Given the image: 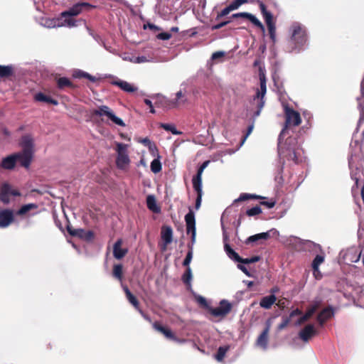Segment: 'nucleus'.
<instances>
[{"label":"nucleus","mask_w":364,"mask_h":364,"mask_svg":"<svg viewBox=\"0 0 364 364\" xmlns=\"http://www.w3.org/2000/svg\"><path fill=\"white\" fill-rule=\"evenodd\" d=\"M14 220V211L10 209L0 210V228L9 226Z\"/></svg>","instance_id":"nucleus-13"},{"label":"nucleus","mask_w":364,"mask_h":364,"mask_svg":"<svg viewBox=\"0 0 364 364\" xmlns=\"http://www.w3.org/2000/svg\"><path fill=\"white\" fill-rule=\"evenodd\" d=\"M147 208L154 213H159L161 212L160 207L157 205L156 198L154 195H149L146 197Z\"/></svg>","instance_id":"nucleus-26"},{"label":"nucleus","mask_w":364,"mask_h":364,"mask_svg":"<svg viewBox=\"0 0 364 364\" xmlns=\"http://www.w3.org/2000/svg\"><path fill=\"white\" fill-rule=\"evenodd\" d=\"M232 18H244L249 20L254 26L259 28L262 31L264 30V27L262 23L259 21V20L253 14L247 13V12H240L234 14L232 16Z\"/></svg>","instance_id":"nucleus-16"},{"label":"nucleus","mask_w":364,"mask_h":364,"mask_svg":"<svg viewBox=\"0 0 364 364\" xmlns=\"http://www.w3.org/2000/svg\"><path fill=\"white\" fill-rule=\"evenodd\" d=\"M127 145L122 143H117V157L116 160L117 166L119 168L124 169L129 164L130 160L127 153Z\"/></svg>","instance_id":"nucleus-6"},{"label":"nucleus","mask_w":364,"mask_h":364,"mask_svg":"<svg viewBox=\"0 0 364 364\" xmlns=\"http://www.w3.org/2000/svg\"><path fill=\"white\" fill-rule=\"evenodd\" d=\"M72 85L70 80L65 77H60L58 80V86L59 88H64L65 87H70Z\"/></svg>","instance_id":"nucleus-43"},{"label":"nucleus","mask_w":364,"mask_h":364,"mask_svg":"<svg viewBox=\"0 0 364 364\" xmlns=\"http://www.w3.org/2000/svg\"><path fill=\"white\" fill-rule=\"evenodd\" d=\"M40 24L46 28H52L61 26L75 27L77 26L76 21L72 18H65L63 23H60L59 19L42 18Z\"/></svg>","instance_id":"nucleus-7"},{"label":"nucleus","mask_w":364,"mask_h":364,"mask_svg":"<svg viewBox=\"0 0 364 364\" xmlns=\"http://www.w3.org/2000/svg\"><path fill=\"white\" fill-rule=\"evenodd\" d=\"M196 300L200 305H201L205 308H207L208 306L207 301L205 297H203L200 295H196Z\"/></svg>","instance_id":"nucleus-54"},{"label":"nucleus","mask_w":364,"mask_h":364,"mask_svg":"<svg viewBox=\"0 0 364 364\" xmlns=\"http://www.w3.org/2000/svg\"><path fill=\"white\" fill-rule=\"evenodd\" d=\"M274 87H277V92L279 94V100L282 102V105L284 109L285 115V127L282 129L278 139V154L280 159L283 161H292L296 164L299 163L297 157V153L296 151V139L291 136H288L285 142L283 143L282 140L286 136L287 132V128L289 126L296 127L301 123V119L300 114L295 111L293 108L289 107L288 102L284 99L283 95L282 87L277 85L276 78L274 77Z\"/></svg>","instance_id":"nucleus-1"},{"label":"nucleus","mask_w":364,"mask_h":364,"mask_svg":"<svg viewBox=\"0 0 364 364\" xmlns=\"http://www.w3.org/2000/svg\"><path fill=\"white\" fill-rule=\"evenodd\" d=\"M160 158H155L151 163V170L153 173H157L161 171V164Z\"/></svg>","instance_id":"nucleus-38"},{"label":"nucleus","mask_w":364,"mask_h":364,"mask_svg":"<svg viewBox=\"0 0 364 364\" xmlns=\"http://www.w3.org/2000/svg\"><path fill=\"white\" fill-rule=\"evenodd\" d=\"M301 311L299 310V309H296L291 312L289 317L293 318L295 316H298V315H301Z\"/></svg>","instance_id":"nucleus-64"},{"label":"nucleus","mask_w":364,"mask_h":364,"mask_svg":"<svg viewBox=\"0 0 364 364\" xmlns=\"http://www.w3.org/2000/svg\"><path fill=\"white\" fill-rule=\"evenodd\" d=\"M122 240H117L113 246V256L117 259H121L127 253L128 250L127 248H122Z\"/></svg>","instance_id":"nucleus-19"},{"label":"nucleus","mask_w":364,"mask_h":364,"mask_svg":"<svg viewBox=\"0 0 364 364\" xmlns=\"http://www.w3.org/2000/svg\"><path fill=\"white\" fill-rule=\"evenodd\" d=\"M269 292L270 294L263 297L259 303L260 306L266 309H270L273 305V291L270 290Z\"/></svg>","instance_id":"nucleus-31"},{"label":"nucleus","mask_w":364,"mask_h":364,"mask_svg":"<svg viewBox=\"0 0 364 364\" xmlns=\"http://www.w3.org/2000/svg\"><path fill=\"white\" fill-rule=\"evenodd\" d=\"M37 208V205L35 203H28L23 205L21 208L17 211L18 215H24L28 213L29 210L32 209Z\"/></svg>","instance_id":"nucleus-39"},{"label":"nucleus","mask_w":364,"mask_h":364,"mask_svg":"<svg viewBox=\"0 0 364 364\" xmlns=\"http://www.w3.org/2000/svg\"><path fill=\"white\" fill-rule=\"evenodd\" d=\"M259 259V257L257 256L252 257L251 258H247V259H242L240 261V263L242 264H250V263H255L256 262H258Z\"/></svg>","instance_id":"nucleus-55"},{"label":"nucleus","mask_w":364,"mask_h":364,"mask_svg":"<svg viewBox=\"0 0 364 364\" xmlns=\"http://www.w3.org/2000/svg\"><path fill=\"white\" fill-rule=\"evenodd\" d=\"M270 319L267 322V326L262 333L259 335L258 338L255 341V347L261 349L262 350H266L268 348V336L270 330Z\"/></svg>","instance_id":"nucleus-8"},{"label":"nucleus","mask_w":364,"mask_h":364,"mask_svg":"<svg viewBox=\"0 0 364 364\" xmlns=\"http://www.w3.org/2000/svg\"><path fill=\"white\" fill-rule=\"evenodd\" d=\"M231 304L227 300H222L220 302V306L215 308H210V313L216 317L224 316L231 311Z\"/></svg>","instance_id":"nucleus-10"},{"label":"nucleus","mask_w":364,"mask_h":364,"mask_svg":"<svg viewBox=\"0 0 364 364\" xmlns=\"http://www.w3.org/2000/svg\"><path fill=\"white\" fill-rule=\"evenodd\" d=\"M14 71L12 65H0V78H7L13 75Z\"/></svg>","instance_id":"nucleus-28"},{"label":"nucleus","mask_w":364,"mask_h":364,"mask_svg":"<svg viewBox=\"0 0 364 364\" xmlns=\"http://www.w3.org/2000/svg\"><path fill=\"white\" fill-rule=\"evenodd\" d=\"M160 127H162L166 131L171 132L174 135H180L182 134L181 132H179L176 129V127L173 124H166L161 123Z\"/></svg>","instance_id":"nucleus-37"},{"label":"nucleus","mask_w":364,"mask_h":364,"mask_svg":"<svg viewBox=\"0 0 364 364\" xmlns=\"http://www.w3.org/2000/svg\"><path fill=\"white\" fill-rule=\"evenodd\" d=\"M193 258V248L191 247L188 250L186 257L183 262V266L188 267L189 264L192 260Z\"/></svg>","instance_id":"nucleus-49"},{"label":"nucleus","mask_w":364,"mask_h":364,"mask_svg":"<svg viewBox=\"0 0 364 364\" xmlns=\"http://www.w3.org/2000/svg\"><path fill=\"white\" fill-rule=\"evenodd\" d=\"M148 149L153 156L156 158H160L158 149L154 143H152L150 146H149Z\"/></svg>","instance_id":"nucleus-52"},{"label":"nucleus","mask_w":364,"mask_h":364,"mask_svg":"<svg viewBox=\"0 0 364 364\" xmlns=\"http://www.w3.org/2000/svg\"><path fill=\"white\" fill-rule=\"evenodd\" d=\"M185 221L186 223L187 233L191 234V240L193 244L196 240V219L195 214L191 208H189V212L185 215Z\"/></svg>","instance_id":"nucleus-9"},{"label":"nucleus","mask_w":364,"mask_h":364,"mask_svg":"<svg viewBox=\"0 0 364 364\" xmlns=\"http://www.w3.org/2000/svg\"><path fill=\"white\" fill-rule=\"evenodd\" d=\"M231 11H233L231 8V6L229 5L227 7H225V9H223L221 12L220 13V14L218 15L217 18H220V17H222V16H226L228 15Z\"/></svg>","instance_id":"nucleus-57"},{"label":"nucleus","mask_w":364,"mask_h":364,"mask_svg":"<svg viewBox=\"0 0 364 364\" xmlns=\"http://www.w3.org/2000/svg\"><path fill=\"white\" fill-rule=\"evenodd\" d=\"M229 22L230 21H223L220 23L213 25L212 26V30H218V29L221 28L222 27L226 26Z\"/></svg>","instance_id":"nucleus-61"},{"label":"nucleus","mask_w":364,"mask_h":364,"mask_svg":"<svg viewBox=\"0 0 364 364\" xmlns=\"http://www.w3.org/2000/svg\"><path fill=\"white\" fill-rule=\"evenodd\" d=\"M250 198H258V196L254 194L242 193L238 198L235 200V202L245 201Z\"/></svg>","instance_id":"nucleus-46"},{"label":"nucleus","mask_w":364,"mask_h":364,"mask_svg":"<svg viewBox=\"0 0 364 364\" xmlns=\"http://www.w3.org/2000/svg\"><path fill=\"white\" fill-rule=\"evenodd\" d=\"M270 232L271 230H269L265 232H261L258 233L254 235H252L247 238L245 240V244L249 245L250 243L255 244V245H259L263 244V242L267 240L270 237Z\"/></svg>","instance_id":"nucleus-18"},{"label":"nucleus","mask_w":364,"mask_h":364,"mask_svg":"<svg viewBox=\"0 0 364 364\" xmlns=\"http://www.w3.org/2000/svg\"><path fill=\"white\" fill-rule=\"evenodd\" d=\"M248 2V0H234L230 6H231L232 10L237 9L242 4H246Z\"/></svg>","instance_id":"nucleus-50"},{"label":"nucleus","mask_w":364,"mask_h":364,"mask_svg":"<svg viewBox=\"0 0 364 364\" xmlns=\"http://www.w3.org/2000/svg\"><path fill=\"white\" fill-rule=\"evenodd\" d=\"M195 191L197 193V198L196 200L195 208L196 210H198L200 207L202 202V196H203V190L202 188H198L197 187H193Z\"/></svg>","instance_id":"nucleus-40"},{"label":"nucleus","mask_w":364,"mask_h":364,"mask_svg":"<svg viewBox=\"0 0 364 364\" xmlns=\"http://www.w3.org/2000/svg\"><path fill=\"white\" fill-rule=\"evenodd\" d=\"M316 333V331L314 325L308 324L300 332H299V338L303 341H308Z\"/></svg>","instance_id":"nucleus-20"},{"label":"nucleus","mask_w":364,"mask_h":364,"mask_svg":"<svg viewBox=\"0 0 364 364\" xmlns=\"http://www.w3.org/2000/svg\"><path fill=\"white\" fill-rule=\"evenodd\" d=\"M259 87L255 89V94L249 100L247 106V111L251 118H256L260 114L264 106V96L267 92V80L264 70L262 67L259 69Z\"/></svg>","instance_id":"nucleus-2"},{"label":"nucleus","mask_w":364,"mask_h":364,"mask_svg":"<svg viewBox=\"0 0 364 364\" xmlns=\"http://www.w3.org/2000/svg\"><path fill=\"white\" fill-rule=\"evenodd\" d=\"M205 168L200 166L198 169L197 174L193 178V187H197L198 188H202V174Z\"/></svg>","instance_id":"nucleus-32"},{"label":"nucleus","mask_w":364,"mask_h":364,"mask_svg":"<svg viewBox=\"0 0 364 364\" xmlns=\"http://www.w3.org/2000/svg\"><path fill=\"white\" fill-rule=\"evenodd\" d=\"M152 326L156 331L161 333L166 338L171 340H172V338H175V335L173 332L169 328L161 326L159 323L154 322L153 323Z\"/></svg>","instance_id":"nucleus-24"},{"label":"nucleus","mask_w":364,"mask_h":364,"mask_svg":"<svg viewBox=\"0 0 364 364\" xmlns=\"http://www.w3.org/2000/svg\"><path fill=\"white\" fill-rule=\"evenodd\" d=\"M16 161H19L22 166L21 156L18 153L11 154L4 158L0 164V166L4 169L11 170L15 167Z\"/></svg>","instance_id":"nucleus-12"},{"label":"nucleus","mask_w":364,"mask_h":364,"mask_svg":"<svg viewBox=\"0 0 364 364\" xmlns=\"http://www.w3.org/2000/svg\"><path fill=\"white\" fill-rule=\"evenodd\" d=\"M176 102H174L176 107L184 104L186 101V99L185 98L184 95L181 90L176 92Z\"/></svg>","instance_id":"nucleus-44"},{"label":"nucleus","mask_w":364,"mask_h":364,"mask_svg":"<svg viewBox=\"0 0 364 364\" xmlns=\"http://www.w3.org/2000/svg\"><path fill=\"white\" fill-rule=\"evenodd\" d=\"M140 142L147 147L153 143L148 138H144L141 139Z\"/></svg>","instance_id":"nucleus-63"},{"label":"nucleus","mask_w":364,"mask_h":364,"mask_svg":"<svg viewBox=\"0 0 364 364\" xmlns=\"http://www.w3.org/2000/svg\"><path fill=\"white\" fill-rule=\"evenodd\" d=\"M225 55V52L223 51H217V52H215L212 54V56H211V58L212 60H216L219 58H221L223 56H224Z\"/></svg>","instance_id":"nucleus-59"},{"label":"nucleus","mask_w":364,"mask_h":364,"mask_svg":"<svg viewBox=\"0 0 364 364\" xmlns=\"http://www.w3.org/2000/svg\"><path fill=\"white\" fill-rule=\"evenodd\" d=\"M225 251L227 254V255L231 259L234 260L235 262H240L242 260V258L239 256V255L235 252L228 244H225L224 246Z\"/></svg>","instance_id":"nucleus-34"},{"label":"nucleus","mask_w":364,"mask_h":364,"mask_svg":"<svg viewBox=\"0 0 364 364\" xmlns=\"http://www.w3.org/2000/svg\"><path fill=\"white\" fill-rule=\"evenodd\" d=\"M10 186L7 183L2 185L0 189V200L4 204H8L10 202Z\"/></svg>","instance_id":"nucleus-25"},{"label":"nucleus","mask_w":364,"mask_h":364,"mask_svg":"<svg viewBox=\"0 0 364 364\" xmlns=\"http://www.w3.org/2000/svg\"><path fill=\"white\" fill-rule=\"evenodd\" d=\"M192 279V272L190 267L186 268L185 273L182 277V280L184 284L191 286V282Z\"/></svg>","instance_id":"nucleus-41"},{"label":"nucleus","mask_w":364,"mask_h":364,"mask_svg":"<svg viewBox=\"0 0 364 364\" xmlns=\"http://www.w3.org/2000/svg\"><path fill=\"white\" fill-rule=\"evenodd\" d=\"M205 168L200 166L198 169L197 174L193 178V187H197L198 188H202V174Z\"/></svg>","instance_id":"nucleus-33"},{"label":"nucleus","mask_w":364,"mask_h":364,"mask_svg":"<svg viewBox=\"0 0 364 364\" xmlns=\"http://www.w3.org/2000/svg\"><path fill=\"white\" fill-rule=\"evenodd\" d=\"M73 77L74 78H87L91 82H95L97 80L96 77L90 75L88 73L85 72L83 70L76 69L73 71Z\"/></svg>","instance_id":"nucleus-29"},{"label":"nucleus","mask_w":364,"mask_h":364,"mask_svg":"<svg viewBox=\"0 0 364 364\" xmlns=\"http://www.w3.org/2000/svg\"><path fill=\"white\" fill-rule=\"evenodd\" d=\"M161 234L165 248L173 240V230L170 226H164L161 229Z\"/></svg>","instance_id":"nucleus-21"},{"label":"nucleus","mask_w":364,"mask_h":364,"mask_svg":"<svg viewBox=\"0 0 364 364\" xmlns=\"http://www.w3.org/2000/svg\"><path fill=\"white\" fill-rule=\"evenodd\" d=\"M34 100L37 102H45L57 105L58 104L56 100L51 98L50 97L46 95L43 92H37L34 95Z\"/></svg>","instance_id":"nucleus-27"},{"label":"nucleus","mask_w":364,"mask_h":364,"mask_svg":"<svg viewBox=\"0 0 364 364\" xmlns=\"http://www.w3.org/2000/svg\"><path fill=\"white\" fill-rule=\"evenodd\" d=\"M232 18H244L249 20L254 26L259 28L262 31L264 30V27L262 23L259 21V20L253 14L247 13V12H240L234 14L232 16Z\"/></svg>","instance_id":"nucleus-15"},{"label":"nucleus","mask_w":364,"mask_h":364,"mask_svg":"<svg viewBox=\"0 0 364 364\" xmlns=\"http://www.w3.org/2000/svg\"><path fill=\"white\" fill-rule=\"evenodd\" d=\"M123 290L125 292L127 299L129 301L130 304H132L134 308L138 310L139 308V301L136 299V298L131 293L129 288L127 286L122 285Z\"/></svg>","instance_id":"nucleus-30"},{"label":"nucleus","mask_w":364,"mask_h":364,"mask_svg":"<svg viewBox=\"0 0 364 364\" xmlns=\"http://www.w3.org/2000/svg\"><path fill=\"white\" fill-rule=\"evenodd\" d=\"M111 77L114 78V80L111 82V84L112 85L119 87L122 90H123L125 92L132 93L136 92L138 90L137 87L128 82L127 81L120 80L112 75Z\"/></svg>","instance_id":"nucleus-14"},{"label":"nucleus","mask_w":364,"mask_h":364,"mask_svg":"<svg viewBox=\"0 0 364 364\" xmlns=\"http://www.w3.org/2000/svg\"><path fill=\"white\" fill-rule=\"evenodd\" d=\"M325 259V257L323 255H317L315 258L314 259L311 267H315V268L319 267V266L323 263Z\"/></svg>","instance_id":"nucleus-45"},{"label":"nucleus","mask_w":364,"mask_h":364,"mask_svg":"<svg viewBox=\"0 0 364 364\" xmlns=\"http://www.w3.org/2000/svg\"><path fill=\"white\" fill-rule=\"evenodd\" d=\"M262 212V209L259 206H255L247 210L246 213L248 216H255L259 215Z\"/></svg>","instance_id":"nucleus-48"},{"label":"nucleus","mask_w":364,"mask_h":364,"mask_svg":"<svg viewBox=\"0 0 364 364\" xmlns=\"http://www.w3.org/2000/svg\"><path fill=\"white\" fill-rule=\"evenodd\" d=\"M113 276L122 281V264H115L113 267Z\"/></svg>","instance_id":"nucleus-42"},{"label":"nucleus","mask_w":364,"mask_h":364,"mask_svg":"<svg viewBox=\"0 0 364 364\" xmlns=\"http://www.w3.org/2000/svg\"><path fill=\"white\" fill-rule=\"evenodd\" d=\"M83 7L93 8L95 6L89 3H77L70 7L68 10L61 13V16L65 18H68L70 16H75L80 14Z\"/></svg>","instance_id":"nucleus-11"},{"label":"nucleus","mask_w":364,"mask_h":364,"mask_svg":"<svg viewBox=\"0 0 364 364\" xmlns=\"http://www.w3.org/2000/svg\"><path fill=\"white\" fill-rule=\"evenodd\" d=\"M68 231L71 235L77 236L80 238L86 237L87 235H89L90 237L92 236L91 232H86L84 230L80 229H80H72L71 228L68 227Z\"/></svg>","instance_id":"nucleus-35"},{"label":"nucleus","mask_w":364,"mask_h":364,"mask_svg":"<svg viewBox=\"0 0 364 364\" xmlns=\"http://www.w3.org/2000/svg\"><path fill=\"white\" fill-rule=\"evenodd\" d=\"M289 304V301L286 299H279L277 301L276 296H274V305L278 306L282 309H284L286 306Z\"/></svg>","instance_id":"nucleus-51"},{"label":"nucleus","mask_w":364,"mask_h":364,"mask_svg":"<svg viewBox=\"0 0 364 364\" xmlns=\"http://www.w3.org/2000/svg\"><path fill=\"white\" fill-rule=\"evenodd\" d=\"M144 102L146 105H148L150 107V112L153 114L155 113V109L153 107L151 101L149 99H145Z\"/></svg>","instance_id":"nucleus-62"},{"label":"nucleus","mask_w":364,"mask_h":364,"mask_svg":"<svg viewBox=\"0 0 364 364\" xmlns=\"http://www.w3.org/2000/svg\"><path fill=\"white\" fill-rule=\"evenodd\" d=\"M229 346H220L218 349L217 353L215 355V358L217 361H223L226 353L229 350Z\"/></svg>","instance_id":"nucleus-36"},{"label":"nucleus","mask_w":364,"mask_h":364,"mask_svg":"<svg viewBox=\"0 0 364 364\" xmlns=\"http://www.w3.org/2000/svg\"><path fill=\"white\" fill-rule=\"evenodd\" d=\"M158 39L163 40V41H167L169 40L171 38V34L168 32H163L160 33L156 36Z\"/></svg>","instance_id":"nucleus-56"},{"label":"nucleus","mask_w":364,"mask_h":364,"mask_svg":"<svg viewBox=\"0 0 364 364\" xmlns=\"http://www.w3.org/2000/svg\"><path fill=\"white\" fill-rule=\"evenodd\" d=\"M252 123L248 126L247 127V134L246 135L244 136V138L242 139V140L241 141L240 144V147L242 146L243 145V144L245 143V140L247 139V138L248 137V136L252 133L253 129H254V126H255V119H254V118H252Z\"/></svg>","instance_id":"nucleus-47"},{"label":"nucleus","mask_w":364,"mask_h":364,"mask_svg":"<svg viewBox=\"0 0 364 364\" xmlns=\"http://www.w3.org/2000/svg\"><path fill=\"white\" fill-rule=\"evenodd\" d=\"M333 316V311L331 306L324 308L317 316V321L322 326L328 319Z\"/></svg>","instance_id":"nucleus-22"},{"label":"nucleus","mask_w":364,"mask_h":364,"mask_svg":"<svg viewBox=\"0 0 364 364\" xmlns=\"http://www.w3.org/2000/svg\"><path fill=\"white\" fill-rule=\"evenodd\" d=\"M317 309H318L317 304H314V305L309 306L308 308L307 311H306L305 314L303 315L302 316H301L297 320V321L296 322V325H301V324L304 323V322H306V321H308L314 315V314L316 311Z\"/></svg>","instance_id":"nucleus-23"},{"label":"nucleus","mask_w":364,"mask_h":364,"mask_svg":"<svg viewBox=\"0 0 364 364\" xmlns=\"http://www.w3.org/2000/svg\"><path fill=\"white\" fill-rule=\"evenodd\" d=\"M260 11L265 18L266 23L268 26L269 38L273 39V23L272 21V14L267 11L266 6L262 1L259 3Z\"/></svg>","instance_id":"nucleus-17"},{"label":"nucleus","mask_w":364,"mask_h":364,"mask_svg":"<svg viewBox=\"0 0 364 364\" xmlns=\"http://www.w3.org/2000/svg\"><path fill=\"white\" fill-rule=\"evenodd\" d=\"M20 146L22 151L17 152L22 160V166L28 168L30 166L34 154V141L31 135L25 134L21 137Z\"/></svg>","instance_id":"nucleus-4"},{"label":"nucleus","mask_w":364,"mask_h":364,"mask_svg":"<svg viewBox=\"0 0 364 364\" xmlns=\"http://www.w3.org/2000/svg\"><path fill=\"white\" fill-rule=\"evenodd\" d=\"M93 114L96 116L99 117H107L113 124L120 126L125 127V123L124 121L115 115L114 112L106 105H101L98 107L97 109L93 111Z\"/></svg>","instance_id":"nucleus-5"},{"label":"nucleus","mask_w":364,"mask_h":364,"mask_svg":"<svg viewBox=\"0 0 364 364\" xmlns=\"http://www.w3.org/2000/svg\"><path fill=\"white\" fill-rule=\"evenodd\" d=\"M237 267L238 269H240L242 272H244L247 276L248 277H250L251 274L250 273V272L248 271V269H247V267L242 264H237Z\"/></svg>","instance_id":"nucleus-60"},{"label":"nucleus","mask_w":364,"mask_h":364,"mask_svg":"<svg viewBox=\"0 0 364 364\" xmlns=\"http://www.w3.org/2000/svg\"><path fill=\"white\" fill-rule=\"evenodd\" d=\"M312 267L313 274H314V277L316 279H321L322 278V274L319 270V267H316V268H315V267Z\"/></svg>","instance_id":"nucleus-58"},{"label":"nucleus","mask_w":364,"mask_h":364,"mask_svg":"<svg viewBox=\"0 0 364 364\" xmlns=\"http://www.w3.org/2000/svg\"><path fill=\"white\" fill-rule=\"evenodd\" d=\"M152 58H148L147 57L144 56V55H141V56H138L136 58H134V60H133V62L134 63H146V62H150L151 61Z\"/></svg>","instance_id":"nucleus-53"},{"label":"nucleus","mask_w":364,"mask_h":364,"mask_svg":"<svg viewBox=\"0 0 364 364\" xmlns=\"http://www.w3.org/2000/svg\"><path fill=\"white\" fill-rule=\"evenodd\" d=\"M290 51H300L307 41L306 27L299 22H293L289 28Z\"/></svg>","instance_id":"nucleus-3"}]
</instances>
